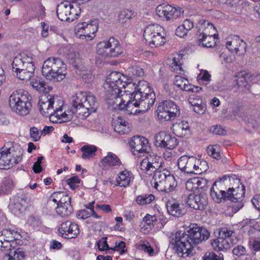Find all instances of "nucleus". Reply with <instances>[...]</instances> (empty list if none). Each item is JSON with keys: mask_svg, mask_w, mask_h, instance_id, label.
Returning a JSON list of instances; mask_svg holds the SVG:
<instances>
[{"mask_svg": "<svg viewBox=\"0 0 260 260\" xmlns=\"http://www.w3.org/2000/svg\"><path fill=\"white\" fill-rule=\"evenodd\" d=\"M210 235V233L205 228L191 223L183 232L178 231L172 233L170 242L179 256L186 257L192 255L195 252L194 247L207 240Z\"/></svg>", "mask_w": 260, "mask_h": 260, "instance_id": "f257e3e1", "label": "nucleus"}, {"mask_svg": "<svg viewBox=\"0 0 260 260\" xmlns=\"http://www.w3.org/2000/svg\"><path fill=\"white\" fill-rule=\"evenodd\" d=\"M234 180V178L229 175H224L218 178L211 188L210 195L216 203L228 201L233 202L232 206L233 211L236 213L244 206L242 201L245 193V186L241 184V187L238 186L235 188L229 187L226 191L223 190L222 187L223 184H227Z\"/></svg>", "mask_w": 260, "mask_h": 260, "instance_id": "f03ea898", "label": "nucleus"}, {"mask_svg": "<svg viewBox=\"0 0 260 260\" xmlns=\"http://www.w3.org/2000/svg\"><path fill=\"white\" fill-rule=\"evenodd\" d=\"M121 96H118L117 101L120 103L116 105L115 108L124 110L128 114H136L138 113L145 112L153 106L155 100V94L151 91L149 87L146 85L145 89L140 88L135 93L132 101L129 100L126 103Z\"/></svg>", "mask_w": 260, "mask_h": 260, "instance_id": "7ed1b4c3", "label": "nucleus"}, {"mask_svg": "<svg viewBox=\"0 0 260 260\" xmlns=\"http://www.w3.org/2000/svg\"><path fill=\"white\" fill-rule=\"evenodd\" d=\"M74 112L81 118L85 119L96 111V98L91 92L80 91L72 96Z\"/></svg>", "mask_w": 260, "mask_h": 260, "instance_id": "20e7f679", "label": "nucleus"}, {"mask_svg": "<svg viewBox=\"0 0 260 260\" xmlns=\"http://www.w3.org/2000/svg\"><path fill=\"white\" fill-rule=\"evenodd\" d=\"M127 77L118 72H112L107 77L104 88L108 94L113 98L122 96V89L129 88L134 85L129 81Z\"/></svg>", "mask_w": 260, "mask_h": 260, "instance_id": "39448f33", "label": "nucleus"}, {"mask_svg": "<svg viewBox=\"0 0 260 260\" xmlns=\"http://www.w3.org/2000/svg\"><path fill=\"white\" fill-rule=\"evenodd\" d=\"M67 66L57 57H50L43 64L42 72L45 78L53 82L63 79L66 76Z\"/></svg>", "mask_w": 260, "mask_h": 260, "instance_id": "423d86ee", "label": "nucleus"}, {"mask_svg": "<svg viewBox=\"0 0 260 260\" xmlns=\"http://www.w3.org/2000/svg\"><path fill=\"white\" fill-rule=\"evenodd\" d=\"M28 92L22 90L13 92L9 97V106L11 109L20 115H26L31 107Z\"/></svg>", "mask_w": 260, "mask_h": 260, "instance_id": "0eeeda50", "label": "nucleus"}, {"mask_svg": "<svg viewBox=\"0 0 260 260\" xmlns=\"http://www.w3.org/2000/svg\"><path fill=\"white\" fill-rule=\"evenodd\" d=\"M97 53L105 57H117L123 53V48L119 41L114 37L99 43L96 45Z\"/></svg>", "mask_w": 260, "mask_h": 260, "instance_id": "6e6552de", "label": "nucleus"}, {"mask_svg": "<svg viewBox=\"0 0 260 260\" xmlns=\"http://www.w3.org/2000/svg\"><path fill=\"white\" fill-rule=\"evenodd\" d=\"M163 30V28L157 24L147 26L143 35L146 43L152 48L163 45L166 41L164 34H162Z\"/></svg>", "mask_w": 260, "mask_h": 260, "instance_id": "1a4fd4ad", "label": "nucleus"}, {"mask_svg": "<svg viewBox=\"0 0 260 260\" xmlns=\"http://www.w3.org/2000/svg\"><path fill=\"white\" fill-rule=\"evenodd\" d=\"M158 119L161 122L171 121L180 115V109L176 104L171 100L160 102L156 110Z\"/></svg>", "mask_w": 260, "mask_h": 260, "instance_id": "9d476101", "label": "nucleus"}, {"mask_svg": "<svg viewBox=\"0 0 260 260\" xmlns=\"http://www.w3.org/2000/svg\"><path fill=\"white\" fill-rule=\"evenodd\" d=\"M57 96L50 94H45L39 100L38 106L41 114L46 117H53V114L56 110V106H58V102L56 100Z\"/></svg>", "mask_w": 260, "mask_h": 260, "instance_id": "9b49d317", "label": "nucleus"}, {"mask_svg": "<svg viewBox=\"0 0 260 260\" xmlns=\"http://www.w3.org/2000/svg\"><path fill=\"white\" fill-rule=\"evenodd\" d=\"M161 167V158L153 152L148 151L140 163V168L146 173L154 172Z\"/></svg>", "mask_w": 260, "mask_h": 260, "instance_id": "f8f14e48", "label": "nucleus"}, {"mask_svg": "<svg viewBox=\"0 0 260 260\" xmlns=\"http://www.w3.org/2000/svg\"><path fill=\"white\" fill-rule=\"evenodd\" d=\"M155 145L161 148L173 149L178 144V140L175 137L165 132H160L155 136Z\"/></svg>", "mask_w": 260, "mask_h": 260, "instance_id": "ddd939ff", "label": "nucleus"}, {"mask_svg": "<svg viewBox=\"0 0 260 260\" xmlns=\"http://www.w3.org/2000/svg\"><path fill=\"white\" fill-rule=\"evenodd\" d=\"M186 203L190 208L194 210H202L207 205L208 198L204 192H194L188 196Z\"/></svg>", "mask_w": 260, "mask_h": 260, "instance_id": "4468645a", "label": "nucleus"}, {"mask_svg": "<svg viewBox=\"0 0 260 260\" xmlns=\"http://www.w3.org/2000/svg\"><path fill=\"white\" fill-rule=\"evenodd\" d=\"M21 160L20 155L15 156L11 149L0 151V169H7L18 164Z\"/></svg>", "mask_w": 260, "mask_h": 260, "instance_id": "2eb2a0df", "label": "nucleus"}, {"mask_svg": "<svg viewBox=\"0 0 260 260\" xmlns=\"http://www.w3.org/2000/svg\"><path fill=\"white\" fill-rule=\"evenodd\" d=\"M58 232L62 237L72 239L77 237L80 233V230L77 224L71 221L67 220L61 223Z\"/></svg>", "mask_w": 260, "mask_h": 260, "instance_id": "dca6fc26", "label": "nucleus"}, {"mask_svg": "<svg viewBox=\"0 0 260 260\" xmlns=\"http://www.w3.org/2000/svg\"><path fill=\"white\" fill-rule=\"evenodd\" d=\"M98 30V24L97 21L94 20L90 23H83L78 25L76 34L81 39H86L88 38L91 40L95 36V33Z\"/></svg>", "mask_w": 260, "mask_h": 260, "instance_id": "f3484780", "label": "nucleus"}, {"mask_svg": "<svg viewBox=\"0 0 260 260\" xmlns=\"http://www.w3.org/2000/svg\"><path fill=\"white\" fill-rule=\"evenodd\" d=\"M56 14L58 19L61 21H72L77 15L75 13L74 8L71 4L61 3L56 8Z\"/></svg>", "mask_w": 260, "mask_h": 260, "instance_id": "a211bd4d", "label": "nucleus"}, {"mask_svg": "<svg viewBox=\"0 0 260 260\" xmlns=\"http://www.w3.org/2000/svg\"><path fill=\"white\" fill-rule=\"evenodd\" d=\"M129 145L133 150V153L134 155L136 154V152L146 153L150 148L148 140L139 136L133 137L129 142Z\"/></svg>", "mask_w": 260, "mask_h": 260, "instance_id": "6ab92c4d", "label": "nucleus"}, {"mask_svg": "<svg viewBox=\"0 0 260 260\" xmlns=\"http://www.w3.org/2000/svg\"><path fill=\"white\" fill-rule=\"evenodd\" d=\"M27 198L24 195L16 196L10 200L9 208L16 215H19L22 212L23 208L27 203Z\"/></svg>", "mask_w": 260, "mask_h": 260, "instance_id": "aec40b11", "label": "nucleus"}, {"mask_svg": "<svg viewBox=\"0 0 260 260\" xmlns=\"http://www.w3.org/2000/svg\"><path fill=\"white\" fill-rule=\"evenodd\" d=\"M34 63L31 57L26 54L20 53L15 56L13 60L12 70L13 71H19L21 68H24L29 64Z\"/></svg>", "mask_w": 260, "mask_h": 260, "instance_id": "412c9836", "label": "nucleus"}, {"mask_svg": "<svg viewBox=\"0 0 260 260\" xmlns=\"http://www.w3.org/2000/svg\"><path fill=\"white\" fill-rule=\"evenodd\" d=\"M166 208L168 212L174 216L180 217L186 213L184 205L175 200H169L166 203Z\"/></svg>", "mask_w": 260, "mask_h": 260, "instance_id": "4be33fe9", "label": "nucleus"}, {"mask_svg": "<svg viewBox=\"0 0 260 260\" xmlns=\"http://www.w3.org/2000/svg\"><path fill=\"white\" fill-rule=\"evenodd\" d=\"M172 129L175 135L179 137L187 138L190 135L189 125L187 121L176 122L173 125Z\"/></svg>", "mask_w": 260, "mask_h": 260, "instance_id": "5701e85b", "label": "nucleus"}, {"mask_svg": "<svg viewBox=\"0 0 260 260\" xmlns=\"http://www.w3.org/2000/svg\"><path fill=\"white\" fill-rule=\"evenodd\" d=\"M152 179L151 181V184L156 189H158L161 184L167 180L169 176L171 175L170 172L167 169H164L162 171L156 170L154 172Z\"/></svg>", "mask_w": 260, "mask_h": 260, "instance_id": "b1692460", "label": "nucleus"}, {"mask_svg": "<svg viewBox=\"0 0 260 260\" xmlns=\"http://www.w3.org/2000/svg\"><path fill=\"white\" fill-rule=\"evenodd\" d=\"M175 84L183 90L192 93H197L202 89L199 86L189 84L186 79L179 76H176Z\"/></svg>", "mask_w": 260, "mask_h": 260, "instance_id": "393cba45", "label": "nucleus"}, {"mask_svg": "<svg viewBox=\"0 0 260 260\" xmlns=\"http://www.w3.org/2000/svg\"><path fill=\"white\" fill-rule=\"evenodd\" d=\"M197 27L198 29L197 36H213V33L215 30V27L213 25L204 19L199 21Z\"/></svg>", "mask_w": 260, "mask_h": 260, "instance_id": "a878e982", "label": "nucleus"}, {"mask_svg": "<svg viewBox=\"0 0 260 260\" xmlns=\"http://www.w3.org/2000/svg\"><path fill=\"white\" fill-rule=\"evenodd\" d=\"M196 161V158L193 156L188 157L186 155L182 156L178 160V168L182 171L187 174L191 173L192 167L194 166L193 162Z\"/></svg>", "mask_w": 260, "mask_h": 260, "instance_id": "bb28decb", "label": "nucleus"}, {"mask_svg": "<svg viewBox=\"0 0 260 260\" xmlns=\"http://www.w3.org/2000/svg\"><path fill=\"white\" fill-rule=\"evenodd\" d=\"M226 46L231 51H235L236 53L243 54L246 52V43L239 38L236 37L231 41H227Z\"/></svg>", "mask_w": 260, "mask_h": 260, "instance_id": "cd10ccee", "label": "nucleus"}, {"mask_svg": "<svg viewBox=\"0 0 260 260\" xmlns=\"http://www.w3.org/2000/svg\"><path fill=\"white\" fill-rule=\"evenodd\" d=\"M209 182L203 178H196L186 183V188L192 190L193 188L205 190L208 187Z\"/></svg>", "mask_w": 260, "mask_h": 260, "instance_id": "c85d7f7f", "label": "nucleus"}, {"mask_svg": "<svg viewBox=\"0 0 260 260\" xmlns=\"http://www.w3.org/2000/svg\"><path fill=\"white\" fill-rule=\"evenodd\" d=\"M231 240L218 237L217 238L211 240V244L215 250L218 251L227 250L231 247Z\"/></svg>", "mask_w": 260, "mask_h": 260, "instance_id": "c756f323", "label": "nucleus"}, {"mask_svg": "<svg viewBox=\"0 0 260 260\" xmlns=\"http://www.w3.org/2000/svg\"><path fill=\"white\" fill-rule=\"evenodd\" d=\"M35 67L34 63L29 64L24 68H21L19 71H14L16 73L17 77L21 80L27 81L33 76Z\"/></svg>", "mask_w": 260, "mask_h": 260, "instance_id": "7c9ffc66", "label": "nucleus"}, {"mask_svg": "<svg viewBox=\"0 0 260 260\" xmlns=\"http://www.w3.org/2000/svg\"><path fill=\"white\" fill-rule=\"evenodd\" d=\"M177 186V183L173 175L169 176L167 180L157 189L159 191L170 192L173 191Z\"/></svg>", "mask_w": 260, "mask_h": 260, "instance_id": "2f4dec72", "label": "nucleus"}, {"mask_svg": "<svg viewBox=\"0 0 260 260\" xmlns=\"http://www.w3.org/2000/svg\"><path fill=\"white\" fill-rule=\"evenodd\" d=\"M82 152L81 157L84 159H90L96 155L98 147L92 145H85L81 149Z\"/></svg>", "mask_w": 260, "mask_h": 260, "instance_id": "473e14b6", "label": "nucleus"}, {"mask_svg": "<svg viewBox=\"0 0 260 260\" xmlns=\"http://www.w3.org/2000/svg\"><path fill=\"white\" fill-rule=\"evenodd\" d=\"M197 43L204 47L212 48L215 45L213 36H197Z\"/></svg>", "mask_w": 260, "mask_h": 260, "instance_id": "72a5a7b5", "label": "nucleus"}, {"mask_svg": "<svg viewBox=\"0 0 260 260\" xmlns=\"http://www.w3.org/2000/svg\"><path fill=\"white\" fill-rule=\"evenodd\" d=\"M131 182L130 172L124 170L120 172L116 178V185L121 187H126Z\"/></svg>", "mask_w": 260, "mask_h": 260, "instance_id": "f704fd0d", "label": "nucleus"}, {"mask_svg": "<svg viewBox=\"0 0 260 260\" xmlns=\"http://www.w3.org/2000/svg\"><path fill=\"white\" fill-rule=\"evenodd\" d=\"M101 162L105 166H114L120 165L119 158L112 152H108L107 155L104 157Z\"/></svg>", "mask_w": 260, "mask_h": 260, "instance_id": "c9c22d12", "label": "nucleus"}, {"mask_svg": "<svg viewBox=\"0 0 260 260\" xmlns=\"http://www.w3.org/2000/svg\"><path fill=\"white\" fill-rule=\"evenodd\" d=\"M69 113H67L66 112L62 113L61 107L58 106H56V110L53 114V117H56L58 120H61V121L59 122H65L68 121H70L72 118V114L70 113V112H68Z\"/></svg>", "mask_w": 260, "mask_h": 260, "instance_id": "e433bc0d", "label": "nucleus"}, {"mask_svg": "<svg viewBox=\"0 0 260 260\" xmlns=\"http://www.w3.org/2000/svg\"><path fill=\"white\" fill-rule=\"evenodd\" d=\"M67 59L70 64L76 69H79L81 67V61L79 57V54L77 52H70L67 54Z\"/></svg>", "mask_w": 260, "mask_h": 260, "instance_id": "4c0bfd02", "label": "nucleus"}, {"mask_svg": "<svg viewBox=\"0 0 260 260\" xmlns=\"http://www.w3.org/2000/svg\"><path fill=\"white\" fill-rule=\"evenodd\" d=\"M30 85L35 89L40 92L47 93L49 90V89L48 90L47 89L45 82L40 77H37L32 79L30 82Z\"/></svg>", "mask_w": 260, "mask_h": 260, "instance_id": "58836bf2", "label": "nucleus"}, {"mask_svg": "<svg viewBox=\"0 0 260 260\" xmlns=\"http://www.w3.org/2000/svg\"><path fill=\"white\" fill-rule=\"evenodd\" d=\"M73 208L71 204H57L56 212L61 216H68L72 214Z\"/></svg>", "mask_w": 260, "mask_h": 260, "instance_id": "ea45409f", "label": "nucleus"}, {"mask_svg": "<svg viewBox=\"0 0 260 260\" xmlns=\"http://www.w3.org/2000/svg\"><path fill=\"white\" fill-rule=\"evenodd\" d=\"M14 187V183L11 179L5 178L0 184V195L8 194Z\"/></svg>", "mask_w": 260, "mask_h": 260, "instance_id": "a19ab883", "label": "nucleus"}, {"mask_svg": "<svg viewBox=\"0 0 260 260\" xmlns=\"http://www.w3.org/2000/svg\"><path fill=\"white\" fill-rule=\"evenodd\" d=\"M182 55L177 54V56H175L172 59V63H171L172 68L174 69V70L176 72H178L181 74L183 71L182 67L183 63V60L182 58Z\"/></svg>", "mask_w": 260, "mask_h": 260, "instance_id": "79ce46f5", "label": "nucleus"}, {"mask_svg": "<svg viewBox=\"0 0 260 260\" xmlns=\"http://www.w3.org/2000/svg\"><path fill=\"white\" fill-rule=\"evenodd\" d=\"M236 85L239 92H243L249 90V86L246 80V76H244L243 75L238 77Z\"/></svg>", "mask_w": 260, "mask_h": 260, "instance_id": "37998d69", "label": "nucleus"}, {"mask_svg": "<svg viewBox=\"0 0 260 260\" xmlns=\"http://www.w3.org/2000/svg\"><path fill=\"white\" fill-rule=\"evenodd\" d=\"M155 199V197L152 194H144L138 196L136 202L139 205H144L150 203Z\"/></svg>", "mask_w": 260, "mask_h": 260, "instance_id": "c03bdc74", "label": "nucleus"}, {"mask_svg": "<svg viewBox=\"0 0 260 260\" xmlns=\"http://www.w3.org/2000/svg\"><path fill=\"white\" fill-rule=\"evenodd\" d=\"M169 10H170L168 13L167 16V20H171L172 19H176L177 17L181 16V15L183 13V11L180 7H173L172 6L170 5V9Z\"/></svg>", "mask_w": 260, "mask_h": 260, "instance_id": "a18cd8bd", "label": "nucleus"}, {"mask_svg": "<svg viewBox=\"0 0 260 260\" xmlns=\"http://www.w3.org/2000/svg\"><path fill=\"white\" fill-rule=\"evenodd\" d=\"M207 152L209 155L216 159L220 158L219 146L218 145L208 146L207 148Z\"/></svg>", "mask_w": 260, "mask_h": 260, "instance_id": "49530a36", "label": "nucleus"}, {"mask_svg": "<svg viewBox=\"0 0 260 260\" xmlns=\"http://www.w3.org/2000/svg\"><path fill=\"white\" fill-rule=\"evenodd\" d=\"M53 196L56 198L59 199L57 204H71V198L63 192H54Z\"/></svg>", "mask_w": 260, "mask_h": 260, "instance_id": "de8ad7c7", "label": "nucleus"}, {"mask_svg": "<svg viewBox=\"0 0 260 260\" xmlns=\"http://www.w3.org/2000/svg\"><path fill=\"white\" fill-rule=\"evenodd\" d=\"M169 5H159L156 8V14L159 17H164L167 20V16L168 13L170 10Z\"/></svg>", "mask_w": 260, "mask_h": 260, "instance_id": "09e8293b", "label": "nucleus"}, {"mask_svg": "<svg viewBox=\"0 0 260 260\" xmlns=\"http://www.w3.org/2000/svg\"><path fill=\"white\" fill-rule=\"evenodd\" d=\"M2 235L5 238V241H12V243H15V240L17 239L16 236L17 232L14 230H4L2 232Z\"/></svg>", "mask_w": 260, "mask_h": 260, "instance_id": "8fccbe9b", "label": "nucleus"}, {"mask_svg": "<svg viewBox=\"0 0 260 260\" xmlns=\"http://www.w3.org/2000/svg\"><path fill=\"white\" fill-rule=\"evenodd\" d=\"M191 98H188V102L193 107V111L198 114H203L205 111V104L203 102L201 103H194L193 100H191Z\"/></svg>", "mask_w": 260, "mask_h": 260, "instance_id": "3c124183", "label": "nucleus"}, {"mask_svg": "<svg viewBox=\"0 0 260 260\" xmlns=\"http://www.w3.org/2000/svg\"><path fill=\"white\" fill-rule=\"evenodd\" d=\"M203 260H223V256L221 254L218 255L213 252H206Z\"/></svg>", "mask_w": 260, "mask_h": 260, "instance_id": "603ef678", "label": "nucleus"}, {"mask_svg": "<svg viewBox=\"0 0 260 260\" xmlns=\"http://www.w3.org/2000/svg\"><path fill=\"white\" fill-rule=\"evenodd\" d=\"M234 232L230 229L222 227L219 229L218 237L231 240L230 238Z\"/></svg>", "mask_w": 260, "mask_h": 260, "instance_id": "864d4df0", "label": "nucleus"}, {"mask_svg": "<svg viewBox=\"0 0 260 260\" xmlns=\"http://www.w3.org/2000/svg\"><path fill=\"white\" fill-rule=\"evenodd\" d=\"M143 221L146 224L151 228L154 226L155 223L157 222V219L155 215H151L147 214L143 218Z\"/></svg>", "mask_w": 260, "mask_h": 260, "instance_id": "5fc2aeb1", "label": "nucleus"}, {"mask_svg": "<svg viewBox=\"0 0 260 260\" xmlns=\"http://www.w3.org/2000/svg\"><path fill=\"white\" fill-rule=\"evenodd\" d=\"M30 137L35 142L38 141L41 138L42 133L38 128L36 127H32L29 130Z\"/></svg>", "mask_w": 260, "mask_h": 260, "instance_id": "6e6d98bb", "label": "nucleus"}, {"mask_svg": "<svg viewBox=\"0 0 260 260\" xmlns=\"http://www.w3.org/2000/svg\"><path fill=\"white\" fill-rule=\"evenodd\" d=\"M43 159L44 157L42 156L38 157L37 161L34 163L32 167V170L35 173H39L42 172L43 169L41 164Z\"/></svg>", "mask_w": 260, "mask_h": 260, "instance_id": "4d7b16f0", "label": "nucleus"}, {"mask_svg": "<svg viewBox=\"0 0 260 260\" xmlns=\"http://www.w3.org/2000/svg\"><path fill=\"white\" fill-rule=\"evenodd\" d=\"M200 162L199 160H197L196 159V161H195V162H193L194 166L193 165L191 169V173H194L196 174H200L203 172L204 171V169H202L201 168L202 164V162H200V167L199 166V163Z\"/></svg>", "mask_w": 260, "mask_h": 260, "instance_id": "13d9d810", "label": "nucleus"}, {"mask_svg": "<svg viewBox=\"0 0 260 260\" xmlns=\"http://www.w3.org/2000/svg\"><path fill=\"white\" fill-rule=\"evenodd\" d=\"M232 251L234 255L238 256L239 257L245 255L246 252L245 247L242 245L237 246L233 249Z\"/></svg>", "mask_w": 260, "mask_h": 260, "instance_id": "bf43d9fd", "label": "nucleus"}, {"mask_svg": "<svg viewBox=\"0 0 260 260\" xmlns=\"http://www.w3.org/2000/svg\"><path fill=\"white\" fill-rule=\"evenodd\" d=\"M114 129L115 132L121 135L127 133L129 131V126L119 125V124H115Z\"/></svg>", "mask_w": 260, "mask_h": 260, "instance_id": "052dcab7", "label": "nucleus"}, {"mask_svg": "<svg viewBox=\"0 0 260 260\" xmlns=\"http://www.w3.org/2000/svg\"><path fill=\"white\" fill-rule=\"evenodd\" d=\"M211 130L213 134L217 135H224L226 133L224 128L220 125L213 126Z\"/></svg>", "mask_w": 260, "mask_h": 260, "instance_id": "680f3d73", "label": "nucleus"}, {"mask_svg": "<svg viewBox=\"0 0 260 260\" xmlns=\"http://www.w3.org/2000/svg\"><path fill=\"white\" fill-rule=\"evenodd\" d=\"M132 84H133L134 85L133 86H132L129 88H126L125 89H123V92L124 93L126 94V95H131L132 96H133L135 95V93L138 91V90L140 88H142L141 87H139L140 86V85L137 86V87L135 86V84L132 82H131Z\"/></svg>", "mask_w": 260, "mask_h": 260, "instance_id": "e2e57ef3", "label": "nucleus"}, {"mask_svg": "<svg viewBox=\"0 0 260 260\" xmlns=\"http://www.w3.org/2000/svg\"><path fill=\"white\" fill-rule=\"evenodd\" d=\"M91 216L90 212L85 209L78 211L76 213V216L78 219H85Z\"/></svg>", "mask_w": 260, "mask_h": 260, "instance_id": "0e129e2a", "label": "nucleus"}, {"mask_svg": "<svg viewBox=\"0 0 260 260\" xmlns=\"http://www.w3.org/2000/svg\"><path fill=\"white\" fill-rule=\"evenodd\" d=\"M139 249L142 250L148 253L150 255H152L154 253V250L153 248L147 243L146 244H140L138 246Z\"/></svg>", "mask_w": 260, "mask_h": 260, "instance_id": "69168bd1", "label": "nucleus"}, {"mask_svg": "<svg viewBox=\"0 0 260 260\" xmlns=\"http://www.w3.org/2000/svg\"><path fill=\"white\" fill-rule=\"evenodd\" d=\"M125 247V243L123 241L116 242L113 250L120 251V254H123L125 252L124 248Z\"/></svg>", "mask_w": 260, "mask_h": 260, "instance_id": "338daca9", "label": "nucleus"}, {"mask_svg": "<svg viewBox=\"0 0 260 260\" xmlns=\"http://www.w3.org/2000/svg\"><path fill=\"white\" fill-rule=\"evenodd\" d=\"M131 15V12L124 11L120 13L119 19L122 23L126 22L127 20H129Z\"/></svg>", "mask_w": 260, "mask_h": 260, "instance_id": "774afa93", "label": "nucleus"}]
</instances>
